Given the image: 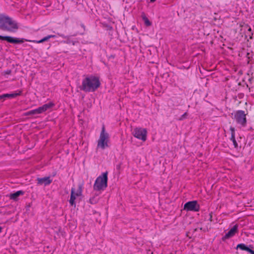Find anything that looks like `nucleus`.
Here are the masks:
<instances>
[{
  "label": "nucleus",
  "instance_id": "obj_1",
  "mask_svg": "<svg viewBox=\"0 0 254 254\" xmlns=\"http://www.w3.org/2000/svg\"><path fill=\"white\" fill-rule=\"evenodd\" d=\"M17 21L5 13H0V29L9 33H15L19 29Z\"/></svg>",
  "mask_w": 254,
  "mask_h": 254
},
{
  "label": "nucleus",
  "instance_id": "obj_2",
  "mask_svg": "<svg viewBox=\"0 0 254 254\" xmlns=\"http://www.w3.org/2000/svg\"><path fill=\"white\" fill-rule=\"evenodd\" d=\"M100 85L98 77L93 75L88 76L83 79L81 89L86 92H94Z\"/></svg>",
  "mask_w": 254,
  "mask_h": 254
},
{
  "label": "nucleus",
  "instance_id": "obj_3",
  "mask_svg": "<svg viewBox=\"0 0 254 254\" xmlns=\"http://www.w3.org/2000/svg\"><path fill=\"white\" fill-rule=\"evenodd\" d=\"M108 172H104L98 176L94 184L93 189L95 190H104L107 187Z\"/></svg>",
  "mask_w": 254,
  "mask_h": 254
},
{
  "label": "nucleus",
  "instance_id": "obj_4",
  "mask_svg": "<svg viewBox=\"0 0 254 254\" xmlns=\"http://www.w3.org/2000/svg\"><path fill=\"white\" fill-rule=\"evenodd\" d=\"M110 141V136L108 132H106L105 127L103 126L102 127V130L100 134L99 138L97 141V148L105 149L109 147Z\"/></svg>",
  "mask_w": 254,
  "mask_h": 254
},
{
  "label": "nucleus",
  "instance_id": "obj_5",
  "mask_svg": "<svg viewBox=\"0 0 254 254\" xmlns=\"http://www.w3.org/2000/svg\"><path fill=\"white\" fill-rule=\"evenodd\" d=\"M147 133L145 128L136 127L133 129L132 134L135 138L145 141L147 139Z\"/></svg>",
  "mask_w": 254,
  "mask_h": 254
},
{
  "label": "nucleus",
  "instance_id": "obj_6",
  "mask_svg": "<svg viewBox=\"0 0 254 254\" xmlns=\"http://www.w3.org/2000/svg\"><path fill=\"white\" fill-rule=\"evenodd\" d=\"M234 119L236 123L242 127H245L247 120L245 112L242 110L238 111L234 115Z\"/></svg>",
  "mask_w": 254,
  "mask_h": 254
},
{
  "label": "nucleus",
  "instance_id": "obj_7",
  "mask_svg": "<svg viewBox=\"0 0 254 254\" xmlns=\"http://www.w3.org/2000/svg\"><path fill=\"white\" fill-rule=\"evenodd\" d=\"M82 191L81 186H79L77 190L73 188H71L70 198L69 200L71 205L75 206V200L77 197L80 196L82 195Z\"/></svg>",
  "mask_w": 254,
  "mask_h": 254
},
{
  "label": "nucleus",
  "instance_id": "obj_8",
  "mask_svg": "<svg viewBox=\"0 0 254 254\" xmlns=\"http://www.w3.org/2000/svg\"><path fill=\"white\" fill-rule=\"evenodd\" d=\"M184 209L188 211H198L199 209V206L196 201H190L185 204Z\"/></svg>",
  "mask_w": 254,
  "mask_h": 254
},
{
  "label": "nucleus",
  "instance_id": "obj_9",
  "mask_svg": "<svg viewBox=\"0 0 254 254\" xmlns=\"http://www.w3.org/2000/svg\"><path fill=\"white\" fill-rule=\"evenodd\" d=\"M0 40H5L9 43L13 44L22 43L23 42V40L21 39H19L18 38H14L12 37L7 36H3L0 35Z\"/></svg>",
  "mask_w": 254,
  "mask_h": 254
},
{
  "label": "nucleus",
  "instance_id": "obj_10",
  "mask_svg": "<svg viewBox=\"0 0 254 254\" xmlns=\"http://www.w3.org/2000/svg\"><path fill=\"white\" fill-rule=\"evenodd\" d=\"M237 225H234L225 235L223 237V239H227L233 237L238 231Z\"/></svg>",
  "mask_w": 254,
  "mask_h": 254
},
{
  "label": "nucleus",
  "instance_id": "obj_11",
  "mask_svg": "<svg viewBox=\"0 0 254 254\" xmlns=\"http://www.w3.org/2000/svg\"><path fill=\"white\" fill-rule=\"evenodd\" d=\"M37 181L38 185H44L45 186H48L52 183V180L51 179L50 177H46L41 178H38L37 179Z\"/></svg>",
  "mask_w": 254,
  "mask_h": 254
},
{
  "label": "nucleus",
  "instance_id": "obj_12",
  "mask_svg": "<svg viewBox=\"0 0 254 254\" xmlns=\"http://www.w3.org/2000/svg\"><path fill=\"white\" fill-rule=\"evenodd\" d=\"M21 93V91L18 90L15 93L2 94L3 100H4L6 98H14L17 96L20 95Z\"/></svg>",
  "mask_w": 254,
  "mask_h": 254
},
{
  "label": "nucleus",
  "instance_id": "obj_13",
  "mask_svg": "<svg viewBox=\"0 0 254 254\" xmlns=\"http://www.w3.org/2000/svg\"><path fill=\"white\" fill-rule=\"evenodd\" d=\"M237 249H240L241 250L246 251L249 253H250L251 254H254V251L251 249L249 247L247 246L244 244H239L237 246Z\"/></svg>",
  "mask_w": 254,
  "mask_h": 254
},
{
  "label": "nucleus",
  "instance_id": "obj_14",
  "mask_svg": "<svg viewBox=\"0 0 254 254\" xmlns=\"http://www.w3.org/2000/svg\"><path fill=\"white\" fill-rule=\"evenodd\" d=\"M24 194V192L22 190H19L16 191V192L11 193L9 195V197L11 199L16 200L18 197L20 195H23Z\"/></svg>",
  "mask_w": 254,
  "mask_h": 254
},
{
  "label": "nucleus",
  "instance_id": "obj_15",
  "mask_svg": "<svg viewBox=\"0 0 254 254\" xmlns=\"http://www.w3.org/2000/svg\"><path fill=\"white\" fill-rule=\"evenodd\" d=\"M49 39H50V38L49 35L44 37L43 38H42V39H41L40 40H32V41H30V42H31L34 43L40 44V43H42L44 42L48 41Z\"/></svg>",
  "mask_w": 254,
  "mask_h": 254
},
{
  "label": "nucleus",
  "instance_id": "obj_16",
  "mask_svg": "<svg viewBox=\"0 0 254 254\" xmlns=\"http://www.w3.org/2000/svg\"><path fill=\"white\" fill-rule=\"evenodd\" d=\"M54 106V104L53 103L50 102L49 103L44 104L42 107L43 108L44 112H45V111H47L49 109L52 108Z\"/></svg>",
  "mask_w": 254,
  "mask_h": 254
},
{
  "label": "nucleus",
  "instance_id": "obj_17",
  "mask_svg": "<svg viewBox=\"0 0 254 254\" xmlns=\"http://www.w3.org/2000/svg\"><path fill=\"white\" fill-rule=\"evenodd\" d=\"M36 114H38L36 109L29 111L26 114V115H36Z\"/></svg>",
  "mask_w": 254,
  "mask_h": 254
},
{
  "label": "nucleus",
  "instance_id": "obj_18",
  "mask_svg": "<svg viewBox=\"0 0 254 254\" xmlns=\"http://www.w3.org/2000/svg\"><path fill=\"white\" fill-rule=\"evenodd\" d=\"M143 19L144 20V23L146 26H150L151 24V23L150 22L149 19L145 16L143 17Z\"/></svg>",
  "mask_w": 254,
  "mask_h": 254
},
{
  "label": "nucleus",
  "instance_id": "obj_19",
  "mask_svg": "<svg viewBox=\"0 0 254 254\" xmlns=\"http://www.w3.org/2000/svg\"><path fill=\"white\" fill-rule=\"evenodd\" d=\"M230 130H231V136L232 138H234V136H235V128L232 127H230Z\"/></svg>",
  "mask_w": 254,
  "mask_h": 254
},
{
  "label": "nucleus",
  "instance_id": "obj_20",
  "mask_svg": "<svg viewBox=\"0 0 254 254\" xmlns=\"http://www.w3.org/2000/svg\"><path fill=\"white\" fill-rule=\"evenodd\" d=\"M36 109L37 110V113H38V114H41V113H43L44 112L42 106Z\"/></svg>",
  "mask_w": 254,
  "mask_h": 254
},
{
  "label": "nucleus",
  "instance_id": "obj_21",
  "mask_svg": "<svg viewBox=\"0 0 254 254\" xmlns=\"http://www.w3.org/2000/svg\"><path fill=\"white\" fill-rule=\"evenodd\" d=\"M230 139L232 140V141L233 142L235 147H237V146H238V144H237V143L236 140L235 139V136H234V138H232V137H231Z\"/></svg>",
  "mask_w": 254,
  "mask_h": 254
},
{
  "label": "nucleus",
  "instance_id": "obj_22",
  "mask_svg": "<svg viewBox=\"0 0 254 254\" xmlns=\"http://www.w3.org/2000/svg\"><path fill=\"white\" fill-rule=\"evenodd\" d=\"M89 201L91 204H95L97 202V200L95 199L94 197L91 198L89 199Z\"/></svg>",
  "mask_w": 254,
  "mask_h": 254
},
{
  "label": "nucleus",
  "instance_id": "obj_23",
  "mask_svg": "<svg viewBox=\"0 0 254 254\" xmlns=\"http://www.w3.org/2000/svg\"><path fill=\"white\" fill-rule=\"evenodd\" d=\"M67 40L66 41H64L63 42L66 44H70L72 43L73 45H74V43L73 42H71L70 40H68V38L67 39Z\"/></svg>",
  "mask_w": 254,
  "mask_h": 254
},
{
  "label": "nucleus",
  "instance_id": "obj_24",
  "mask_svg": "<svg viewBox=\"0 0 254 254\" xmlns=\"http://www.w3.org/2000/svg\"><path fill=\"white\" fill-rule=\"evenodd\" d=\"M58 35L64 38H65V39H68V36H65L63 34H60V33H58Z\"/></svg>",
  "mask_w": 254,
  "mask_h": 254
},
{
  "label": "nucleus",
  "instance_id": "obj_25",
  "mask_svg": "<svg viewBox=\"0 0 254 254\" xmlns=\"http://www.w3.org/2000/svg\"><path fill=\"white\" fill-rule=\"evenodd\" d=\"M186 116H187V113H185L184 114H183L182 115L181 119L185 118Z\"/></svg>",
  "mask_w": 254,
  "mask_h": 254
},
{
  "label": "nucleus",
  "instance_id": "obj_26",
  "mask_svg": "<svg viewBox=\"0 0 254 254\" xmlns=\"http://www.w3.org/2000/svg\"><path fill=\"white\" fill-rule=\"evenodd\" d=\"M49 37L50 38H56V36L55 35H49Z\"/></svg>",
  "mask_w": 254,
  "mask_h": 254
},
{
  "label": "nucleus",
  "instance_id": "obj_27",
  "mask_svg": "<svg viewBox=\"0 0 254 254\" xmlns=\"http://www.w3.org/2000/svg\"><path fill=\"white\" fill-rule=\"evenodd\" d=\"M0 99H2V100H3L2 95H0Z\"/></svg>",
  "mask_w": 254,
  "mask_h": 254
},
{
  "label": "nucleus",
  "instance_id": "obj_28",
  "mask_svg": "<svg viewBox=\"0 0 254 254\" xmlns=\"http://www.w3.org/2000/svg\"><path fill=\"white\" fill-rule=\"evenodd\" d=\"M1 230H2V228L1 227H0V233L1 232Z\"/></svg>",
  "mask_w": 254,
  "mask_h": 254
},
{
  "label": "nucleus",
  "instance_id": "obj_29",
  "mask_svg": "<svg viewBox=\"0 0 254 254\" xmlns=\"http://www.w3.org/2000/svg\"><path fill=\"white\" fill-rule=\"evenodd\" d=\"M155 0H150V1L153 2H154Z\"/></svg>",
  "mask_w": 254,
  "mask_h": 254
}]
</instances>
